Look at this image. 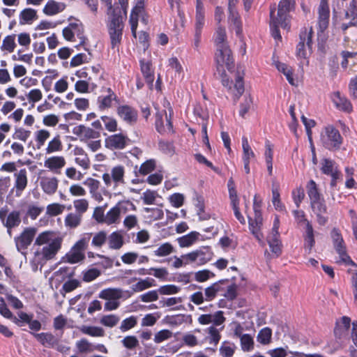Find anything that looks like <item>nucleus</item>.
Masks as SVG:
<instances>
[{
  "label": "nucleus",
  "mask_w": 357,
  "mask_h": 357,
  "mask_svg": "<svg viewBox=\"0 0 357 357\" xmlns=\"http://www.w3.org/2000/svg\"><path fill=\"white\" fill-rule=\"evenodd\" d=\"M63 238L55 232L45 231L36 238L34 245L38 246L34 255L35 260L43 263L54 258L61 248Z\"/></svg>",
  "instance_id": "1"
},
{
  "label": "nucleus",
  "mask_w": 357,
  "mask_h": 357,
  "mask_svg": "<svg viewBox=\"0 0 357 357\" xmlns=\"http://www.w3.org/2000/svg\"><path fill=\"white\" fill-rule=\"evenodd\" d=\"M217 72L221 77L222 85L231 90L232 80H230L227 72L233 75L231 70L234 67V59L229 47L216 50L215 53Z\"/></svg>",
  "instance_id": "2"
},
{
  "label": "nucleus",
  "mask_w": 357,
  "mask_h": 357,
  "mask_svg": "<svg viewBox=\"0 0 357 357\" xmlns=\"http://www.w3.org/2000/svg\"><path fill=\"white\" fill-rule=\"evenodd\" d=\"M125 174L126 169L123 165H117L112 167L102 176L105 187L115 195H121L126 184Z\"/></svg>",
  "instance_id": "3"
},
{
  "label": "nucleus",
  "mask_w": 357,
  "mask_h": 357,
  "mask_svg": "<svg viewBox=\"0 0 357 357\" xmlns=\"http://www.w3.org/2000/svg\"><path fill=\"white\" fill-rule=\"evenodd\" d=\"M163 107L165 109H160L158 106L155 107V128L160 133H169L173 131L172 123V116L173 110L170 107V103L164 100Z\"/></svg>",
  "instance_id": "4"
},
{
  "label": "nucleus",
  "mask_w": 357,
  "mask_h": 357,
  "mask_svg": "<svg viewBox=\"0 0 357 357\" xmlns=\"http://www.w3.org/2000/svg\"><path fill=\"white\" fill-rule=\"evenodd\" d=\"M320 142L322 146L329 151H337L340 149L343 138L338 130L333 126L328 125L321 132Z\"/></svg>",
  "instance_id": "5"
},
{
  "label": "nucleus",
  "mask_w": 357,
  "mask_h": 357,
  "mask_svg": "<svg viewBox=\"0 0 357 357\" xmlns=\"http://www.w3.org/2000/svg\"><path fill=\"white\" fill-rule=\"evenodd\" d=\"M135 206L130 202H120L111 208L105 213V224L107 225H118L121 222V216L130 210H135Z\"/></svg>",
  "instance_id": "6"
},
{
  "label": "nucleus",
  "mask_w": 357,
  "mask_h": 357,
  "mask_svg": "<svg viewBox=\"0 0 357 357\" xmlns=\"http://www.w3.org/2000/svg\"><path fill=\"white\" fill-rule=\"evenodd\" d=\"M109 35L111 41L112 48L114 49L120 44L123 29L122 17L116 13L109 17L107 24Z\"/></svg>",
  "instance_id": "7"
},
{
  "label": "nucleus",
  "mask_w": 357,
  "mask_h": 357,
  "mask_svg": "<svg viewBox=\"0 0 357 357\" xmlns=\"http://www.w3.org/2000/svg\"><path fill=\"white\" fill-rule=\"evenodd\" d=\"M313 35L314 31L312 27H305L301 29L299 35L300 41L296 51L298 57L305 59L312 52Z\"/></svg>",
  "instance_id": "8"
},
{
  "label": "nucleus",
  "mask_w": 357,
  "mask_h": 357,
  "mask_svg": "<svg viewBox=\"0 0 357 357\" xmlns=\"http://www.w3.org/2000/svg\"><path fill=\"white\" fill-rule=\"evenodd\" d=\"M261 201H258L257 195L254 197L253 209L255 215L254 218L248 216L249 219V227L252 234L258 240L259 243L264 244L263 238L264 236L261 232V228L262 226L263 218L261 216V211L259 210Z\"/></svg>",
  "instance_id": "9"
},
{
  "label": "nucleus",
  "mask_w": 357,
  "mask_h": 357,
  "mask_svg": "<svg viewBox=\"0 0 357 357\" xmlns=\"http://www.w3.org/2000/svg\"><path fill=\"white\" fill-rule=\"evenodd\" d=\"M90 239L91 234H86L81 239L77 241L66 255L67 261L70 264H76L84 259L85 255L84 251L87 248Z\"/></svg>",
  "instance_id": "10"
},
{
  "label": "nucleus",
  "mask_w": 357,
  "mask_h": 357,
  "mask_svg": "<svg viewBox=\"0 0 357 357\" xmlns=\"http://www.w3.org/2000/svg\"><path fill=\"white\" fill-rule=\"evenodd\" d=\"M75 36L80 40V45H84L86 38L82 23L77 19H70L68 25L63 29V36L66 40L73 41Z\"/></svg>",
  "instance_id": "11"
},
{
  "label": "nucleus",
  "mask_w": 357,
  "mask_h": 357,
  "mask_svg": "<svg viewBox=\"0 0 357 357\" xmlns=\"http://www.w3.org/2000/svg\"><path fill=\"white\" fill-rule=\"evenodd\" d=\"M331 237L333 239L334 248L340 257V261L337 262H342L347 264L356 266V264L350 259L347 253L346 245L339 230L334 228L331 231Z\"/></svg>",
  "instance_id": "12"
},
{
  "label": "nucleus",
  "mask_w": 357,
  "mask_h": 357,
  "mask_svg": "<svg viewBox=\"0 0 357 357\" xmlns=\"http://www.w3.org/2000/svg\"><path fill=\"white\" fill-rule=\"evenodd\" d=\"M211 257L212 252L208 247H203L182 255V258L186 260V262H189V264L196 263L197 265L205 264L211 260Z\"/></svg>",
  "instance_id": "13"
},
{
  "label": "nucleus",
  "mask_w": 357,
  "mask_h": 357,
  "mask_svg": "<svg viewBox=\"0 0 357 357\" xmlns=\"http://www.w3.org/2000/svg\"><path fill=\"white\" fill-rule=\"evenodd\" d=\"M37 229L36 227H26L21 234L14 238L16 248L18 252L23 253V251L31 244L36 234Z\"/></svg>",
  "instance_id": "14"
},
{
  "label": "nucleus",
  "mask_w": 357,
  "mask_h": 357,
  "mask_svg": "<svg viewBox=\"0 0 357 357\" xmlns=\"http://www.w3.org/2000/svg\"><path fill=\"white\" fill-rule=\"evenodd\" d=\"M294 0H280L279 2L277 17H275V19L283 29H289V13L294 6Z\"/></svg>",
  "instance_id": "15"
},
{
  "label": "nucleus",
  "mask_w": 357,
  "mask_h": 357,
  "mask_svg": "<svg viewBox=\"0 0 357 357\" xmlns=\"http://www.w3.org/2000/svg\"><path fill=\"white\" fill-rule=\"evenodd\" d=\"M13 178V191H15L17 197H20L28 185V172L25 168L21 169L14 173Z\"/></svg>",
  "instance_id": "16"
},
{
  "label": "nucleus",
  "mask_w": 357,
  "mask_h": 357,
  "mask_svg": "<svg viewBox=\"0 0 357 357\" xmlns=\"http://www.w3.org/2000/svg\"><path fill=\"white\" fill-rule=\"evenodd\" d=\"M129 142V138L122 133L109 135L105 140V146L111 150L123 149Z\"/></svg>",
  "instance_id": "17"
},
{
  "label": "nucleus",
  "mask_w": 357,
  "mask_h": 357,
  "mask_svg": "<svg viewBox=\"0 0 357 357\" xmlns=\"http://www.w3.org/2000/svg\"><path fill=\"white\" fill-rule=\"evenodd\" d=\"M117 102L118 98L116 93L110 88H107L102 95L98 96L97 104L99 109L104 111L112 108Z\"/></svg>",
  "instance_id": "18"
},
{
  "label": "nucleus",
  "mask_w": 357,
  "mask_h": 357,
  "mask_svg": "<svg viewBox=\"0 0 357 357\" xmlns=\"http://www.w3.org/2000/svg\"><path fill=\"white\" fill-rule=\"evenodd\" d=\"M66 165V160L62 155H53L44 161V167L54 174H60Z\"/></svg>",
  "instance_id": "19"
},
{
  "label": "nucleus",
  "mask_w": 357,
  "mask_h": 357,
  "mask_svg": "<svg viewBox=\"0 0 357 357\" xmlns=\"http://www.w3.org/2000/svg\"><path fill=\"white\" fill-rule=\"evenodd\" d=\"M59 180L54 176H42L40 186L43 192L47 195H53L57 191Z\"/></svg>",
  "instance_id": "20"
},
{
  "label": "nucleus",
  "mask_w": 357,
  "mask_h": 357,
  "mask_svg": "<svg viewBox=\"0 0 357 357\" xmlns=\"http://www.w3.org/2000/svg\"><path fill=\"white\" fill-rule=\"evenodd\" d=\"M118 116L126 123L132 125L137 122V112L129 105H120L117 107Z\"/></svg>",
  "instance_id": "21"
},
{
  "label": "nucleus",
  "mask_w": 357,
  "mask_h": 357,
  "mask_svg": "<svg viewBox=\"0 0 357 357\" xmlns=\"http://www.w3.org/2000/svg\"><path fill=\"white\" fill-rule=\"evenodd\" d=\"M312 211L316 214L317 222L320 225H324L328 221V217L326 215L327 207L325 201L323 199L310 202Z\"/></svg>",
  "instance_id": "22"
},
{
  "label": "nucleus",
  "mask_w": 357,
  "mask_h": 357,
  "mask_svg": "<svg viewBox=\"0 0 357 357\" xmlns=\"http://www.w3.org/2000/svg\"><path fill=\"white\" fill-rule=\"evenodd\" d=\"M145 1L146 0H136V5L132 10L130 15L129 22L134 37H136L139 16L144 13Z\"/></svg>",
  "instance_id": "23"
},
{
  "label": "nucleus",
  "mask_w": 357,
  "mask_h": 357,
  "mask_svg": "<svg viewBox=\"0 0 357 357\" xmlns=\"http://www.w3.org/2000/svg\"><path fill=\"white\" fill-rule=\"evenodd\" d=\"M73 133L78 136L82 142H84L90 139H97L100 137L99 132L82 125L75 127L73 130Z\"/></svg>",
  "instance_id": "24"
},
{
  "label": "nucleus",
  "mask_w": 357,
  "mask_h": 357,
  "mask_svg": "<svg viewBox=\"0 0 357 357\" xmlns=\"http://www.w3.org/2000/svg\"><path fill=\"white\" fill-rule=\"evenodd\" d=\"M318 24L321 31H324L328 25L329 22V8L327 3L321 0L318 8Z\"/></svg>",
  "instance_id": "25"
},
{
  "label": "nucleus",
  "mask_w": 357,
  "mask_h": 357,
  "mask_svg": "<svg viewBox=\"0 0 357 357\" xmlns=\"http://www.w3.org/2000/svg\"><path fill=\"white\" fill-rule=\"evenodd\" d=\"M332 101L335 107L341 111L348 113L352 111V105L350 101L345 96H342L339 91L333 93Z\"/></svg>",
  "instance_id": "26"
},
{
  "label": "nucleus",
  "mask_w": 357,
  "mask_h": 357,
  "mask_svg": "<svg viewBox=\"0 0 357 357\" xmlns=\"http://www.w3.org/2000/svg\"><path fill=\"white\" fill-rule=\"evenodd\" d=\"M342 61L341 66L343 68H347L348 67L352 66L356 63L357 60V44L351 51L345 50L341 52Z\"/></svg>",
  "instance_id": "27"
},
{
  "label": "nucleus",
  "mask_w": 357,
  "mask_h": 357,
  "mask_svg": "<svg viewBox=\"0 0 357 357\" xmlns=\"http://www.w3.org/2000/svg\"><path fill=\"white\" fill-rule=\"evenodd\" d=\"M73 151L75 163L83 169H88L90 167V160L84 150L80 147H75Z\"/></svg>",
  "instance_id": "28"
},
{
  "label": "nucleus",
  "mask_w": 357,
  "mask_h": 357,
  "mask_svg": "<svg viewBox=\"0 0 357 357\" xmlns=\"http://www.w3.org/2000/svg\"><path fill=\"white\" fill-rule=\"evenodd\" d=\"M65 8L64 3L49 0L43 8V12L47 15H54L64 10Z\"/></svg>",
  "instance_id": "29"
},
{
  "label": "nucleus",
  "mask_w": 357,
  "mask_h": 357,
  "mask_svg": "<svg viewBox=\"0 0 357 357\" xmlns=\"http://www.w3.org/2000/svg\"><path fill=\"white\" fill-rule=\"evenodd\" d=\"M214 40L216 50L229 47L227 42L226 31L222 26H218L214 34Z\"/></svg>",
  "instance_id": "30"
},
{
  "label": "nucleus",
  "mask_w": 357,
  "mask_h": 357,
  "mask_svg": "<svg viewBox=\"0 0 357 357\" xmlns=\"http://www.w3.org/2000/svg\"><path fill=\"white\" fill-rule=\"evenodd\" d=\"M36 340L45 347H54L57 343V338L51 333H33Z\"/></svg>",
  "instance_id": "31"
},
{
  "label": "nucleus",
  "mask_w": 357,
  "mask_h": 357,
  "mask_svg": "<svg viewBox=\"0 0 357 357\" xmlns=\"http://www.w3.org/2000/svg\"><path fill=\"white\" fill-rule=\"evenodd\" d=\"M205 22L204 10L202 3L197 0L196 15H195V31L197 33H201Z\"/></svg>",
  "instance_id": "32"
},
{
  "label": "nucleus",
  "mask_w": 357,
  "mask_h": 357,
  "mask_svg": "<svg viewBox=\"0 0 357 357\" xmlns=\"http://www.w3.org/2000/svg\"><path fill=\"white\" fill-rule=\"evenodd\" d=\"M200 234L197 231H192L190 234L183 236L177 239L181 248H186L192 245L199 238Z\"/></svg>",
  "instance_id": "33"
},
{
  "label": "nucleus",
  "mask_w": 357,
  "mask_h": 357,
  "mask_svg": "<svg viewBox=\"0 0 357 357\" xmlns=\"http://www.w3.org/2000/svg\"><path fill=\"white\" fill-rule=\"evenodd\" d=\"M141 71L146 79L148 84L151 86L154 81L153 70L151 68V63L149 61L145 62L144 60L140 61Z\"/></svg>",
  "instance_id": "34"
},
{
  "label": "nucleus",
  "mask_w": 357,
  "mask_h": 357,
  "mask_svg": "<svg viewBox=\"0 0 357 357\" xmlns=\"http://www.w3.org/2000/svg\"><path fill=\"white\" fill-rule=\"evenodd\" d=\"M345 17L351 25L357 26V0H351L347 8Z\"/></svg>",
  "instance_id": "35"
},
{
  "label": "nucleus",
  "mask_w": 357,
  "mask_h": 357,
  "mask_svg": "<svg viewBox=\"0 0 357 357\" xmlns=\"http://www.w3.org/2000/svg\"><path fill=\"white\" fill-rule=\"evenodd\" d=\"M36 19L37 13L32 8H25L20 14V24H31Z\"/></svg>",
  "instance_id": "36"
},
{
  "label": "nucleus",
  "mask_w": 357,
  "mask_h": 357,
  "mask_svg": "<svg viewBox=\"0 0 357 357\" xmlns=\"http://www.w3.org/2000/svg\"><path fill=\"white\" fill-rule=\"evenodd\" d=\"M63 150V144L61 137L59 135L52 138L47 144L45 148L46 154H52L56 152H60Z\"/></svg>",
  "instance_id": "37"
},
{
  "label": "nucleus",
  "mask_w": 357,
  "mask_h": 357,
  "mask_svg": "<svg viewBox=\"0 0 357 357\" xmlns=\"http://www.w3.org/2000/svg\"><path fill=\"white\" fill-rule=\"evenodd\" d=\"M155 286V281L151 278L139 279V281L131 287L135 292H140L149 288Z\"/></svg>",
  "instance_id": "38"
},
{
  "label": "nucleus",
  "mask_w": 357,
  "mask_h": 357,
  "mask_svg": "<svg viewBox=\"0 0 357 357\" xmlns=\"http://www.w3.org/2000/svg\"><path fill=\"white\" fill-rule=\"evenodd\" d=\"M122 296V291L119 289L108 288L102 290L99 298L104 300H119Z\"/></svg>",
  "instance_id": "39"
},
{
  "label": "nucleus",
  "mask_w": 357,
  "mask_h": 357,
  "mask_svg": "<svg viewBox=\"0 0 357 357\" xmlns=\"http://www.w3.org/2000/svg\"><path fill=\"white\" fill-rule=\"evenodd\" d=\"M21 223L20 213L19 211H13L10 212L3 222L6 228H14L18 227Z\"/></svg>",
  "instance_id": "40"
},
{
  "label": "nucleus",
  "mask_w": 357,
  "mask_h": 357,
  "mask_svg": "<svg viewBox=\"0 0 357 357\" xmlns=\"http://www.w3.org/2000/svg\"><path fill=\"white\" fill-rule=\"evenodd\" d=\"M307 192L310 198V202L323 199L319 192L316 183L313 180H310L307 186Z\"/></svg>",
  "instance_id": "41"
},
{
  "label": "nucleus",
  "mask_w": 357,
  "mask_h": 357,
  "mask_svg": "<svg viewBox=\"0 0 357 357\" xmlns=\"http://www.w3.org/2000/svg\"><path fill=\"white\" fill-rule=\"evenodd\" d=\"M272 202L275 208L280 211H283L284 209V206L280 201L279 185L275 181H273L272 183Z\"/></svg>",
  "instance_id": "42"
},
{
  "label": "nucleus",
  "mask_w": 357,
  "mask_h": 357,
  "mask_svg": "<svg viewBox=\"0 0 357 357\" xmlns=\"http://www.w3.org/2000/svg\"><path fill=\"white\" fill-rule=\"evenodd\" d=\"M80 331L92 337H103L105 334L102 328L93 326H82L80 328Z\"/></svg>",
  "instance_id": "43"
},
{
  "label": "nucleus",
  "mask_w": 357,
  "mask_h": 357,
  "mask_svg": "<svg viewBox=\"0 0 357 357\" xmlns=\"http://www.w3.org/2000/svg\"><path fill=\"white\" fill-rule=\"evenodd\" d=\"M174 252V248L170 243H164L153 251V255L158 257H167Z\"/></svg>",
  "instance_id": "44"
},
{
  "label": "nucleus",
  "mask_w": 357,
  "mask_h": 357,
  "mask_svg": "<svg viewBox=\"0 0 357 357\" xmlns=\"http://www.w3.org/2000/svg\"><path fill=\"white\" fill-rule=\"evenodd\" d=\"M123 245V236L119 232L114 231L109 236V246L112 249L119 250Z\"/></svg>",
  "instance_id": "45"
},
{
  "label": "nucleus",
  "mask_w": 357,
  "mask_h": 357,
  "mask_svg": "<svg viewBox=\"0 0 357 357\" xmlns=\"http://www.w3.org/2000/svg\"><path fill=\"white\" fill-rule=\"evenodd\" d=\"M15 38V34L6 36L2 41L1 50L9 53L13 52L16 47Z\"/></svg>",
  "instance_id": "46"
},
{
  "label": "nucleus",
  "mask_w": 357,
  "mask_h": 357,
  "mask_svg": "<svg viewBox=\"0 0 357 357\" xmlns=\"http://www.w3.org/2000/svg\"><path fill=\"white\" fill-rule=\"evenodd\" d=\"M91 60V54L90 52L87 54L84 53H79L71 59L70 65L71 67H77L82 64L89 63Z\"/></svg>",
  "instance_id": "47"
},
{
  "label": "nucleus",
  "mask_w": 357,
  "mask_h": 357,
  "mask_svg": "<svg viewBox=\"0 0 357 357\" xmlns=\"http://www.w3.org/2000/svg\"><path fill=\"white\" fill-rule=\"evenodd\" d=\"M274 64L277 69L280 72H282L285 75L289 83L291 85H295V82L292 77L291 68L289 67L287 64L280 63L279 61H275Z\"/></svg>",
  "instance_id": "48"
},
{
  "label": "nucleus",
  "mask_w": 357,
  "mask_h": 357,
  "mask_svg": "<svg viewBox=\"0 0 357 357\" xmlns=\"http://www.w3.org/2000/svg\"><path fill=\"white\" fill-rule=\"evenodd\" d=\"M221 290V286L219 283L215 282L204 289L205 301H211L217 296V294Z\"/></svg>",
  "instance_id": "49"
},
{
  "label": "nucleus",
  "mask_w": 357,
  "mask_h": 357,
  "mask_svg": "<svg viewBox=\"0 0 357 357\" xmlns=\"http://www.w3.org/2000/svg\"><path fill=\"white\" fill-rule=\"evenodd\" d=\"M275 8H271V12H270V16H271L270 26H271V33H272L273 37L275 39H280L281 38V36H280V31H279V29H278V26H280V24L278 23V20L275 19Z\"/></svg>",
  "instance_id": "50"
},
{
  "label": "nucleus",
  "mask_w": 357,
  "mask_h": 357,
  "mask_svg": "<svg viewBox=\"0 0 357 357\" xmlns=\"http://www.w3.org/2000/svg\"><path fill=\"white\" fill-rule=\"evenodd\" d=\"M321 171L327 175H332L338 172L334 161L325 158L321 161Z\"/></svg>",
  "instance_id": "51"
},
{
  "label": "nucleus",
  "mask_w": 357,
  "mask_h": 357,
  "mask_svg": "<svg viewBox=\"0 0 357 357\" xmlns=\"http://www.w3.org/2000/svg\"><path fill=\"white\" fill-rule=\"evenodd\" d=\"M121 344L128 350H135L139 346V341L135 335H127L121 340Z\"/></svg>",
  "instance_id": "52"
},
{
  "label": "nucleus",
  "mask_w": 357,
  "mask_h": 357,
  "mask_svg": "<svg viewBox=\"0 0 357 357\" xmlns=\"http://www.w3.org/2000/svg\"><path fill=\"white\" fill-rule=\"evenodd\" d=\"M82 215L78 213H70L65 218V225L70 228L78 227L81 222Z\"/></svg>",
  "instance_id": "53"
},
{
  "label": "nucleus",
  "mask_w": 357,
  "mask_h": 357,
  "mask_svg": "<svg viewBox=\"0 0 357 357\" xmlns=\"http://www.w3.org/2000/svg\"><path fill=\"white\" fill-rule=\"evenodd\" d=\"M50 132L47 130L40 129L35 132V138L38 149L43 146L46 141L50 138Z\"/></svg>",
  "instance_id": "54"
},
{
  "label": "nucleus",
  "mask_w": 357,
  "mask_h": 357,
  "mask_svg": "<svg viewBox=\"0 0 357 357\" xmlns=\"http://www.w3.org/2000/svg\"><path fill=\"white\" fill-rule=\"evenodd\" d=\"M229 20L234 24L235 26V31L236 35L239 36L241 33V23L239 20V15L236 9L229 10Z\"/></svg>",
  "instance_id": "55"
},
{
  "label": "nucleus",
  "mask_w": 357,
  "mask_h": 357,
  "mask_svg": "<svg viewBox=\"0 0 357 357\" xmlns=\"http://www.w3.org/2000/svg\"><path fill=\"white\" fill-rule=\"evenodd\" d=\"M173 336V333L168 329H162L154 334L153 341L155 344H160L169 340Z\"/></svg>",
  "instance_id": "56"
},
{
  "label": "nucleus",
  "mask_w": 357,
  "mask_h": 357,
  "mask_svg": "<svg viewBox=\"0 0 357 357\" xmlns=\"http://www.w3.org/2000/svg\"><path fill=\"white\" fill-rule=\"evenodd\" d=\"M235 345L229 342L222 343L219 351L222 357H232L235 351Z\"/></svg>",
  "instance_id": "57"
},
{
  "label": "nucleus",
  "mask_w": 357,
  "mask_h": 357,
  "mask_svg": "<svg viewBox=\"0 0 357 357\" xmlns=\"http://www.w3.org/2000/svg\"><path fill=\"white\" fill-rule=\"evenodd\" d=\"M242 148H243V160L250 161L251 159L255 158V153L252 150L248 140L245 137L242 138Z\"/></svg>",
  "instance_id": "58"
},
{
  "label": "nucleus",
  "mask_w": 357,
  "mask_h": 357,
  "mask_svg": "<svg viewBox=\"0 0 357 357\" xmlns=\"http://www.w3.org/2000/svg\"><path fill=\"white\" fill-rule=\"evenodd\" d=\"M89 202L86 199H78L73 201V206L77 213L82 215L89 208Z\"/></svg>",
  "instance_id": "59"
},
{
  "label": "nucleus",
  "mask_w": 357,
  "mask_h": 357,
  "mask_svg": "<svg viewBox=\"0 0 357 357\" xmlns=\"http://www.w3.org/2000/svg\"><path fill=\"white\" fill-rule=\"evenodd\" d=\"M100 119L104 123L105 128L107 130L111 132H114L117 130V121L114 118L108 116H102Z\"/></svg>",
  "instance_id": "60"
},
{
  "label": "nucleus",
  "mask_w": 357,
  "mask_h": 357,
  "mask_svg": "<svg viewBox=\"0 0 357 357\" xmlns=\"http://www.w3.org/2000/svg\"><path fill=\"white\" fill-rule=\"evenodd\" d=\"M137 324V317L135 316H130V317L126 318L121 321L119 328L121 332H126L135 327Z\"/></svg>",
  "instance_id": "61"
},
{
  "label": "nucleus",
  "mask_w": 357,
  "mask_h": 357,
  "mask_svg": "<svg viewBox=\"0 0 357 357\" xmlns=\"http://www.w3.org/2000/svg\"><path fill=\"white\" fill-rule=\"evenodd\" d=\"M272 331L269 328L261 329L257 335V341L262 344H268L271 342Z\"/></svg>",
  "instance_id": "62"
},
{
  "label": "nucleus",
  "mask_w": 357,
  "mask_h": 357,
  "mask_svg": "<svg viewBox=\"0 0 357 357\" xmlns=\"http://www.w3.org/2000/svg\"><path fill=\"white\" fill-rule=\"evenodd\" d=\"M183 344L189 347H195L200 344L198 338L191 333H186L182 337Z\"/></svg>",
  "instance_id": "63"
},
{
  "label": "nucleus",
  "mask_w": 357,
  "mask_h": 357,
  "mask_svg": "<svg viewBox=\"0 0 357 357\" xmlns=\"http://www.w3.org/2000/svg\"><path fill=\"white\" fill-rule=\"evenodd\" d=\"M65 209V206L58 203L49 204L46 208V213L50 216H56L61 214Z\"/></svg>",
  "instance_id": "64"
}]
</instances>
